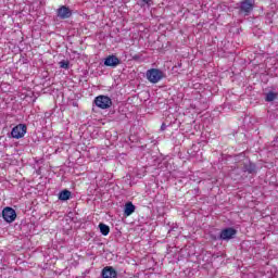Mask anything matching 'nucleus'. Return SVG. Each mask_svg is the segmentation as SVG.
Returning <instances> with one entry per match:
<instances>
[{
	"label": "nucleus",
	"instance_id": "obj_16",
	"mask_svg": "<svg viewBox=\"0 0 278 278\" xmlns=\"http://www.w3.org/2000/svg\"><path fill=\"white\" fill-rule=\"evenodd\" d=\"M60 68H64L65 71H68L71 68V62L63 60L59 62Z\"/></svg>",
	"mask_w": 278,
	"mask_h": 278
},
{
	"label": "nucleus",
	"instance_id": "obj_8",
	"mask_svg": "<svg viewBox=\"0 0 278 278\" xmlns=\"http://www.w3.org/2000/svg\"><path fill=\"white\" fill-rule=\"evenodd\" d=\"M101 277L102 278H118V273L116 271V269H114V267L106 266L102 269Z\"/></svg>",
	"mask_w": 278,
	"mask_h": 278
},
{
	"label": "nucleus",
	"instance_id": "obj_15",
	"mask_svg": "<svg viewBox=\"0 0 278 278\" xmlns=\"http://www.w3.org/2000/svg\"><path fill=\"white\" fill-rule=\"evenodd\" d=\"M153 3V0H138L137 5L140 8H150L151 4Z\"/></svg>",
	"mask_w": 278,
	"mask_h": 278
},
{
	"label": "nucleus",
	"instance_id": "obj_2",
	"mask_svg": "<svg viewBox=\"0 0 278 278\" xmlns=\"http://www.w3.org/2000/svg\"><path fill=\"white\" fill-rule=\"evenodd\" d=\"M147 79L151 84H157V81H161V79H164V72H162L159 68H151L148 70L147 73Z\"/></svg>",
	"mask_w": 278,
	"mask_h": 278
},
{
	"label": "nucleus",
	"instance_id": "obj_6",
	"mask_svg": "<svg viewBox=\"0 0 278 278\" xmlns=\"http://www.w3.org/2000/svg\"><path fill=\"white\" fill-rule=\"evenodd\" d=\"M2 218L5 223H14L16 220V211L10 206L4 207Z\"/></svg>",
	"mask_w": 278,
	"mask_h": 278
},
{
	"label": "nucleus",
	"instance_id": "obj_18",
	"mask_svg": "<svg viewBox=\"0 0 278 278\" xmlns=\"http://www.w3.org/2000/svg\"><path fill=\"white\" fill-rule=\"evenodd\" d=\"M178 68H181V63H178Z\"/></svg>",
	"mask_w": 278,
	"mask_h": 278
},
{
	"label": "nucleus",
	"instance_id": "obj_12",
	"mask_svg": "<svg viewBox=\"0 0 278 278\" xmlns=\"http://www.w3.org/2000/svg\"><path fill=\"white\" fill-rule=\"evenodd\" d=\"M71 199V191L70 190H63L59 193V200L60 201H68Z\"/></svg>",
	"mask_w": 278,
	"mask_h": 278
},
{
	"label": "nucleus",
	"instance_id": "obj_1",
	"mask_svg": "<svg viewBox=\"0 0 278 278\" xmlns=\"http://www.w3.org/2000/svg\"><path fill=\"white\" fill-rule=\"evenodd\" d=\"M253 8H255V0H242L237 10H239L240 16H249L253 12Z\"/></svg>",
	"mask_w": 278,
	"mask_h": 278
},
{
	"label": "nucleus",
	"instance_id": "obj_10",
	"mask_svg": "<svg viewBox=\"0 0 278 278\" xmlns=\"http://www.w3.org/2000/svg\"><path fill=\"white\" fill-rule=\"evenodd\" d=\"M135 212H136V205H134V203L131 202H127L124 208L125 216H131V214H134Z\"/></svg>",
	"mask_w": 278,
	"mask_h": 278
},
{
	"label": "nucleus",
	"instance_id": "obj_14",
	"mask_svg": "<svg viewBox=\"0 0 278 278\" xmlns=\"http://www.w3.org/2000/svg\"><path fill=\"white\" fill-rule=\"evenodd\" d=\"M99 229H100V233H102V236H108L110 233V226L100 223L99 224Z\"/></svg>",
	"mask_w": 278,
	"mask_h": 278
},
{
	"label": "nucleus",
	"instance_id": "obj_3",
	"mask_svg": "<svg viewBox=\"0 0 278 278\" xmlns=\"http://www.w3.org/2000/svg\"><path fill=\"white\" fill-rule=\"evenodd\" d=\"M93 103L97 105V108H100V110H108L112 108V99L108 96L96 97Z\"/></svg>",
	"mask_w": 278,
	"mask_h": 278
},
{
	"label": "nucleus",
	"instance_id": "obj_13",
	"mask_svg": "<svg viewBox=\"0 0 278 278\" xmlns=\"http://www.w3.org/2000/svg\"><path fill=\"white\" fill-rule=\"evenodd\" d=\"M277 97H278V93H277V92H275V91H269V92L266 93L265 101H266L267 103H270V102L275 101V99H277Z\"/></svg>",
	"mask_w": 278,
	"mask_h": 278
},
{
	"label": "nucleus",
	"instance_id": "obj_4",
	"mask_svg": "<svg viewBox=\"0 0 278 278\" xmlns=\"http://www.w3.org/2000/svg\"><path fill=\"white\" fill-rule=\"evenodd\" d=\"M238 233V230L235 228L228 227L220 231L218 240H224L225 242H229V240H233L236 238V235Z\"/></svg>",
	"mask_w": 278,
	"mask_h": 278
},
{
	"label": "nucleus",
	"instance_id": "obj_17",
	"mask_svg": "<svg viewBox=\"0 0 278 278\" xmlns=\"http://www.w3.org/2000/svg\"><path fill=\"white\" fill-rule=\"evenodd\" d=\"M161 129H162V131H164V129H166V125L162 124Z\"/></svg>",
	"mask_w": 278,
	"mask_h": 278
},
{
	"label": "nucleus",
	"instance_id": "obj_9",
	"mask_svg": "<svg viewBox=\"0 0 278 278\" xmlns=\"http://www.w3.org/2000/svg\"><path fill=\"white\" fill-rule=\"evenodd\" d=\"M118 64H121V59H118L116 55L112 54L109 55L105 60H104V66H111V68H116V66H118Z\"/></svg>",
	"mask_w": 278,
	"mask_h": 278
},
{
	"label": "nucleus",
	"instance_id": "obj_11",
	"mask_svg": "<svg viewBox=\"0 0 278 278\" xmlns=\"http://www.w3.org/2000/svg\"><path fill=\"white\" fill-rule=\"evenodd\" d=\"M255 164L252 162L244 163L243 173H249V175H253L255 173Z\"/></svg>",
	"mask_w": 278,
	"mask_h": 278
},
{
	"label": "nucleus",
	"instance_id": "obj_7",
	"mask_svg": "<svg viewBox=\"0 0 278 278\" xmlns=\"http://www.w3.org/2000/svg\"><path fill=\"white\" fill-rule=\"evenodd\" d=\"M56 16L58 18L65 21L66 18H71L73 16V11L71 8L62 5L56 10Z\"/></svg>",
	"mask_w": 278,
	"mask_h": 278
},
{
	"label": "nucleus",
	"instance_id": "obj_5",
	"mask_svg": "<svg viewBox=\"0 0 278 278\" xmlns=\"http://www.w3.org/2000/svg\"><path fill=\"white\" fill-rule=\"evenodd\" d=\"M27 134V126L25 124H18L11 130L12 138L20 140V138H24Z\"/></svg>",
	"mask_w": 278,
	"mask_h": 278
}]
</instances>
